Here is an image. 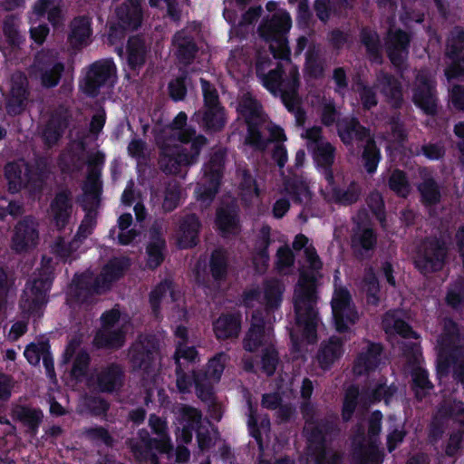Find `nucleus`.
<instances>
[{"label": "nucleus", "mask_w": 464, "mask_h": 464, "mask_svg": "<svg viewBox=\"0 0 464 464\" xmlns=\"http://www.w3.org/2000/svg\"><path fill=\"white\" fill-rule=\"evenodd\" d=\"M291 28L290 15L283 11L276 13L264 24L259 31L262 37L269 42V49L275 58L283 61L271 68L272 60L259 57L256 74L263 86L275 96H280L285 107L294 111L298 125L304 123V113L298 107L299 72L290 59L285 34Z\"/></svg>", "instance_id": "nucleus-1"}, {"label": "nucleus", "mask_w": 464, "mask_h": 464, "mask_svg": "<svg viewBox=\"0 0 464 464\" xmlns=\"http://www.w3.org/2000/svg\"><path fill=\"white\" fill-rule=\"evenodd\" d=\"M295 250L304 249L305 263L312 270L308 273L304 267L300 269L299 278L294 291V306L295 312V325L290 332L293 349L301 351L303 343H314L317 339L316 330L319 325L317 304V272L323 263L309 239L300 234L293 242Z\"/></svg>", "instance_id": "nucleus-2"}, {"label": "nucleus", "mask_w": 464, "mask_h": 464, "mask_svg": "<svg viewBox=\"0 0 464 464\" xmlns=\"http://www.w3.org/2000/svg\"><path fill=\"white\" fill-rule=\"evenodd\" d=\"M159 144L160 169L166 174H181L185 178L187 169L198 162L207 139L188 126L187 115L181 111L164 128Z\"/></svg>", "instance_id": "nucleus-3"}, {"label": "nucleus", "mask_w": 464, "mask_h": 464, "mask_svg": "<svg viewBox=\"0 0 464 464\" xmlns=\"http://www.w3.org/2000/svg\"><path fill=\"white\" fill-rule=\"evenodd\" d=\"M86 158L87 178L83 186V208L86 215L82 221L75 238L81 242L92 231L96 224V209L99 207V195L101 191V171L104 164L105 155L99 150H92L84 155V147L82 142H75L69 151L64 152L60 159V165L63 170H80Z\"/></svg>", "instance_id": "nucleus-4"}, {"label": "nucleus", "mask_w": 464, "mask_h": 464, "mask_svg": "<svg viewBox=\"0 0 464 464\" xmlns=\"http://www.w3.org/2000/svg\"><path fill=\"white\" fill-rule=\"evenodd\" d=\"M157 349L155 338L143 336L133 343L129 355L133 368L143 371L141 384L146 392L145 402L163 404L168 397L161 386Z\"/></svg>", "instance_id": "nucleus-5"}, {"label": "nucleus", "mask_w": 464, "mask_h": 464, "mask_svg": "<svg viewBox=\"0 0 464 464\" xmlns=\"http://www.w3.org/2000/svg\"><path fill=\"white\" fill-rule=\"evenodd\" d=\"M237 110L248 127L247 144L263 150L270 141L285 140L283 130L266 120L261 105L250 93L240 97Z\"/></svg>", "instance_id": "nucleus-6"}, {"label": "nucleus", "mask_w": 464, "mask_h": 464, "mask_svg": "<svg viewBox=\"0 0 464 464\" xmlns=\"http://www.w3.org/2000/svg\"><path fill=\"white\" fill-rule=\"evenodd\" d=\"M242 343L245 351L261 354V368L266 375L275 372L278 363V353L275 347L273 328L265 323L258 310L252 314L250 327Z\"/></svg>", "instance_id": "nucleus-7"}, {"label": "nucleus", "mask_w": 464, "mask_h": 464, "mask_svg": "<svg viewBox=\"0 0 464 464\" xmlns=\"http://www.w3.org/2000/svg\"><path fill=\"white\" fill-rule=\"evenodd\" d=\"M129 266L127 258H114L109 261L97 277L90 272L84 273L73 280L70 286V295L79 302H88L94 295H101L110 289Z\"/></svg>", "instance_id": "nucleus-8"}, {"label": "nucleus", "mask_w": 464, "mask_h": 464, "mask_svg": "<svg viewBox=\"0 0 464 464\" xmlns=\"http://www.w3.org/2000/svg\"><path fill=\"white\" fill-rule=\"evenodd\" d=\"M464 337L454 322L446 319L438 339L439 367L452 366L454 379L464 387Z\"/></svg>", "instance_id": "nucleus-9"}, {"label": "nucleus", "mask_w": 464, "mask_h": 464, "mask_svg": "<svg viewBox=\"0 0 464 464\" xmlns=\"http://www.w3.org/2000/svg\"><path fill=\"white\" fill-rule=\"evenodd\" d=\"M337 131L340 139L346 145H352L353 141L366 142L362 152L363 164L369 173L374 172L381 155L369 130L362 126L355 118L347 117L337 121Z\"/></svg>", "instance_id": "nucleus-10"}, {"label": "nucleus", "mask_w": 464, "mask_h": 464, "mask_svg": "<svg viewBox=\"0 0 464 464\" xmlns=\"http://www.w3.org/2000/svg\"><path fill=\"white\" fill-rule=\"evenodd\" d=\"M303 412L305 419L304 433L307 438V450L314 464H340V455L326 447L322 424L314 420V409L311 404H304Z\"/></svg>", "instance_id": "nucleus-11"}, {"label": "nucleus", "mask_w": 464, "mask_h": 464, "mask_svg": "<svg viewBox=\"0 0 464 464\" xmlns=\"http://www.w3.org/2000/svg\"><path fill=\"white\" fill-rule=\"evenodd\" d=\"M5 172L11 192H17L22 188L34 191L39 189L47 179L49 169L44 161H37L30 165L21 160L8 163Z\"/></svg>", "instance_id": "nucleus-12"}, {"label": "nucleus", "mask_w": 464, "mask_h": 464, "mask_svg": "<svg viewBox=\"0 0 464 464\" xmlns=\"http://www.w3.org/2000/svg\"><path fill=\"white\" fill-rule=\"evenodd\" d=\"M382 414L374 411L369 420L368 435L358 428L353 438V460L355 464H381L382 454L376 445V437L381 431Z\"/></svg>", "instance_id": "nucleus-13"}, {"label": "nucleus", "mask_w": 464, "mask_h": 464, "mask_svg": "<svg viewBox=\"0 0 464 464\" xmlns=\"http://www.w3.org/2000/svg\"><path fill=\"white\" fill-rule=\"evenodd\" d=\"M53 274L52 259L44 257L38 274L28 281L21 298V308L26 314L38 312L47 301Z\"/></svg>", "instance_id": "nucleus-14"}, {"label": "nucleus", "mask_w": 464, "mask_h": 464, "mask_svg": "<svg viewBox=\"0 0 464 464\" xmlns=\"http://www.w3.org/2000/svg\"><path fill=\"white\" fill-rule=\"evenodd\" d=\"M129 319L121 316L118 309L113 308L102 316V327L97 332L93 343L99 347L119 348L123 345Z\"/></svg>", "instance_id": "nucleus-15"}, {"label": "nucleus", "mask_w": 464, "mask_h": 464, "mask_svg": "<svg viewBox=\"0 0 464 464\" xmlns=\"http://www.w3.org/2000/svg\"><path fill=\"white\" fill-rule=\"evenodd\" d=\"M331 305L334 325L338 332L347 331L358 321L359 313L350 292L345 287L335 285Z\"/></svg>", "instance_id": "nucleus-16"}, {"label": "nucleus", "mask_w": 464, "mask_h": 464, "mask_svg": "<svg viewBox=\"0 0 464 464\" xmlns=\"http://www.w3.org/2000/svg\"><path fill=\"white\" fill-rule=\"evenodd\" d=\"M116 81V67L111 60L94 63L88 70L81 89L90 96H96L101 89L111 87Z\"/></svg>", "instance_id": "nucleus-17"}, {"label": "nucleus", "mask_w": 464, "mask_h": 464, "mask_svg": "<svg viewBox=\"0 0 464 464\" xmlns=\"http://www.w3.org/2000/svg\"><path fill=\"white\" fill-rule=\"evenodd\" d=\"M448 248L438 239L425 240L420 246L415 258L419 271L427 275L440 270L445 263Z\"/></svg>", "instance_id": "nucleus-18"}, {"label": "nucleus", "mask_w": 464, "mask_h": 464, "mask_svg": "<svg viewBox=\"0 0 464 464\" xmlns=\"http://www.w3.org/2000/svg\"><path fill=\"white\" fill-rule=\"evenodd\" d=\"M117 24L111 25L109 41L114 44L117 39L123 37L124 33L139 27L141 22V10L139 0H125L116 9Z\"/></svg>", "instance_id": "nucleus-19"}, {"label": "nucleus", "mask_w": 464, "mask_h": 464, "mask_svg": "<svg viewBox=\"0 0 464 464\" xmlns=\"http://www.w3.org/2000/svg\"><path fill=\"white\" fill-rule=\"evenodd\" d=\"M225 152H215L204 167V183L198 185L196 195L198 200L208 204L215 197L224 165Z\"/></svg>", "instance_id": "nucleus-20"}, {"label": "nucleus", "mask_w": 464, "mask_h": 464, "mask_svg": "<svg viewBox=\"0 0 464 464\" xmlns=\"http://www.w3.org/2000/svg\"><path fill=\"white\" fill-rule=\"evenodd\" d=\"M413 102L427 114L436 111V84L434 76L428 70H420L417 72L412 85Z\"/></svg>", "instance_id": "nucleus-21"}, {"label": "nucleus", "mask_w": 464, "mask_h": 464, "mask_svg": "<svg viewBox=\"0 0 464 464\" xmlns=\"http://www.w3.org/2000/svg\"><path fill=\"white\" fill-rule=\"evenodd\" d=\"M301 137L305 140L308 150L319 165L329 167L334 163L335 148L323 137L321 127L307 128L301 133Z\"/></svg>", "instance_id": "nucleus-22"}, {"label": "nucleus", "mask_w": 464, "mask_h": 464, "mask_svg": "<svg viewBox=\"0 0 464 464\" xmlns=\"http://www.w3.org/2000/svg\"><path fill=\"white\" fill-rule=\"evenodd\" d=\"M63 71V63L57 62L53 56L39 53L36 55L29 73L31 78L39 80L42 86L52 88L59 83Z\"/></svg>", "instance_id": "nucleus-23"}, {"label": "nucleus", "mask_w": 464, "mask_h": 464, "mask_svg": "<svg viewBox=\"0 0 464 464\" xmlns=\"http://www.w3.org/2000/svg\"><path fill=\"white\" fill-rule=\"evenodd\" d=\"M403 346L411 350V353L404 352V354L407 357L416 396L421 399L431 389V383L428 379L427 372L420 366L421 354L419 345L416 342H410L403 343Z\"/></svg>", "instance_id": "nucleus-24"}, {"label": "nucleus", "mask_w": 464, "mask_h": 464, "mask_svg": "<svg viewBox=\"0 0 464 464\" xmlns=\"http://www.w3.org/2000/svg\"><path fill=\"white\" fill-rule=\"evenodd\" d=\"M38 239V223L32 217H26L14 227L12 249L17 253L26 252L37 245Z\"/></svg>", "instance_id": "nucleus-25"}, {"label": "nucleus", "mask_w": 464, "mask_h": 464, "mask_svg": "<svg viewBox=\"0 0 464 464\" xmlns=\"http://www.w3.org/2000/svg\"><path fill=\"white\" fill-rule=\"evenodd\" d=\"M326 179L330 185L332 198L334 201L343 205H351L355 203L361 195V189L354 181H345L342 173L334 175L332 172L326 173Z\"/></svg>", "instance_id": "nucleus-26"}, {"label": "nucleus", "mask_w": 464, "mask_h": 464, "mask_svg": "<svg viewBox=\"0 0 464 464\" xmlns=\"http://www.w3.org/2000/svg\"><path fill=\"white\" fill-rule=\"evenodd\" d=\"M227 360L228 356L225 353H220L210 359L205 373L206 382L199 375H195L194 381L199 398L209 399L211 394L209 386L220 380Z\"/></svg>", "instance_id": "nucleus-27"}, {"label": "nucleus", "mask_w": 464, "mask_h": 464, "mask_svg": "<svg viewBox=\"0 0 464 464\" xmlns=\"http://www.w3.org/2000/svg\"><path fill=\"white\" fill-rule=\"evenodd\" d=\"M29 97L28 81L21 72H14L11 77L10 92L6 102L9 114H20L26 107Z\"/></svg>", "instance_id": "nucleus-28"}, {"label": "nucleus", "mask_w": 464, "mask_h": 464, "mask_svg": "<svg viewBox=\"0 0 464 464\" xmlns=\"http://www.w3.org/2000/svg\"><path fill=\"white\" fill-rule=\"evenodd\" d=\"M203 426L201 412L193 407L183 405L178 411L177 440L189 443L193 431Z\"/></svg>", "instance_id": "nucleus-29"}, {"label": "nucleus", "mask_w": 464, "mask_h": 464, "mask_svg": "<svg viewBox=\"0 0 464 464\" xmlns=\"http://www.w3.org/2000/svg\"><path fill=\"white\" fill-rule=\"evenodd\" d=\"M464 424V404L460 401H446L438 410L431 423L430 435L437 440L443 432V426L450 420Z\"/></svg>", "instance_id": "nucleus-30"}, {"label": "nucleus", "mask_w": 464, "mask_h": 464, "mask_svg": "<svg viewBox=\"0 0 464 464\" xmlns=\"http://www.w3.org/2000/svg\"><path fill=\"white\" fill-rule=\"evenodd\" d=\"M409 42L408 34L402 31L392 29L389 31L386 45L388 55L393 65L399 67L403 64L408 54Z\"/></svg>", "instance_id": "nucleus-31"}, {"label": "nucleus", "mask_w": 464, "mask_h": 464, "mask_svg": "<svg viewBox=\"0 0 464 464\" xmlns=\"http://www.w3.org/2000/svg\"><path fill=\"white\" fill-rule=\"evenodd\" d=\"M72 213V196L67 191L56 194L50 206V218L58 228H63L68 223Z\"/></svg>", "instance_id": "nucleus-32"}, {"label": "nucleus", "mask_w": 464, "mask_h": 464, "mask_svg": "<svg viewBox=\"0 0 464 464\" xmlns=\"http://www.w3.org/2000/svg\"><path fill=\"white\" fill-rule=\"evenodd\" d=\"M95 382L102 392H112L118 391L123 384L122 369L115 363L102 367L96 373Z\"/></svg>", "instance_id": "nucleus-33"}, {"label": "nucleus", "mask_w": 464, "mask_h": 464, "mask_svg": "<svg viewBox=\"0 0 464 464\" xmlns=\"http://www.w3.org/2000/svg\"><path fill=\"white\" fill-rule=\"evenodd\" d=\"M375 87L386 97L392 107H399L402 102L401 85L392 75L380 72L376 76Z\"/></svg>", "instance_id": "nucleus-34"}, {"label": "nucleus", "mask_w": 464, "mask_h": 464, "mask_svg": "<svg viewBox=\"0 0 464 464\" xmlns=\"http://www.w3.org/2000/svg\"><path fill=\"white\" fill-rule=\"evenodd\" d=\"M200 228L198 218L191 214L181 218L177 232V241L180 247L188 248L195 246Z\"/></svg>", "instance_id": "nucleus-35"}, {"label": "nucleus", "mask_w": 464, "mask_h": 464, "mask_svg": "<svg viewBox=\"0 0 464 464\" xmlns=\"http://www.w3.org/2000/svg\"><path fill=\"white\" fill-rule=\"evenodd\" d=\"M377 242L373 230L370 227H359L352 237V247L360 258L371 256Z\"/></svg>", "instance_id": "nucleus-36"}, {"label": "nucleus", "mask_w": 464, "mask_h": 464, "mask_svg": "<svg viewBox=\"0 0 464 464\" xmlns=\"http://www.w3.org/2000/svg\"><path fill=\"white\" fill-rule=\"evenodd\" d=\"M92 34V30L90 18L80 16L71 22L68 41L72 46H86L91 42Z\"/></svg>", "instance_id": "nucleus-37"}, {"label": "nucleus", "mask_w": 464, "mask_h": 464, "mask_svg": "<svg viewBox=\"0 0 464 464\" xmlns=\"http://www.w3.org/2000/svg\"><path fill=\"white\" fill-rule=\"evenodd\" d=\"M382 347L377 343H368L365 352H362L355 361L353 372L362 375L375 369L381 362Z\"/></svg>", "instance_id": "nucleus-38"}, {"label": "nucleus", "mask_w": 464, "mask_h": 464, "mask_svg": "<svg viewBox=\"0 0 464 464\" xmlns=\"http://www.w3.org/2000/svg\"><path fill=\"white\" fill-rule=\"evenodd\" d=\"M343 353L342 341L337 337H331L324 342L317 353V361L323 369L330 368Z\"/></svg>", "instance_id": "nucleus-39"}, {"label": "nucleus", "mask_w": 464, "mask_h": 464, "mask_svg": "<svg viewBox=\"0 0 464 464\" xmlns=\"http://www.w3.org/2000/svg\"><path fill=\"white\" fill-rule=\"evenodd\" d=\"M150 235V243L147 247V264L150 268H155L160 266L163 260L165 240L161 237L162 228L158 225H155L151 227Z\"/></svg>", "instance_id": "nucleus-40"}, {"label": "nucleus", "mask_w": 464, "mask_h": 464, "mask_svg": "<svg viewBox=\"0 0 464 464\" xmlns=\"http://www.w3.org/2000/svg\"><path fill=\"white\" fill-rule=\"evenodd\" d=\"M149 425L157 436L154 438V448L162 453L170 452L173 450V445L168 433L167 422L156 415H150Z\"/></svg>", "instance_id": "nucleus-41"}, {"label": "nucleus", "mask_w": 464, "mask_h": 464, "mask_svg": "<svg viewBox=\"0 0 464 464\" xmlns=\"http://www.w3.org/2000/svg\"><path fill=\"white\" fill-rule=\"evenodd\" d=\"M213 327L218 339L237 338L241 327L240 317L236 314H222L214 322Z\"/></svg>", "instance_id": "nucleus-42"}, {"label": "nucleus", "mask_w": 464, "mask_h": 464, "mask_svg": "<svg viewBox=\"0 0 464 464\" xmlns=\"http://www.w3.org/2000/svg\"><path fill=\"white\" fill-rule=\"evenodd\" d=\"M382 327L390 336L399 334L403 338H418L416 333L401 320L399 312L386 313L382 320Z\"/></svg>", "instance_id": "nucleus-43"}, {"label": "nucleus", "mask_w": 464, "mask_h": 464, "mask_svg": "<svg viewBox=\"0 0 464 464\" xmlns=\"http://www.w3.org/2000/svg\"><path fill=\"white\" fill-rule=\"evenodd\" d=\"M173 48L177 58L183 63H188L197 52L192 38L184 31L178 32L173 37Z\"/></svg>", "instance_id": "nucleus-44"}, {"label": "nucleus", "mask_w": 464, "mask_h": 464, "mask_svg": "<svg viewBox=\"0 0 464 464\" xmlns=\"http://www.w3.org/2000/svg\"><path fill=\"white\" fill-rule=\"evenodd\" d=\"M284 291L285 286L279 280L269 279L264 283L263 302L266 312L279 307Z\"/></svg>", "instance_id": "nucleus-45"}, {"label": "nucleus", "mask_w": 464, "mask_h": 464, "mask_svg": "<svg viewBox=\"0 0 464 464\" xmlns=\"http://www.w3.org/2000/svg\"><path fill=\"white\" fill-rule=\"evenodd\" d=\"M78 348L79 343L73 340L69 343L64 354L65 361H69L75 354L72 375L77 379L85 375L90 361L89 354L82 350L77 352Z\"/></svg>", "instance_id": "nucleus-46"}, {"label": "nucleus", "mask_w": 464, "mask_h": 464, "mask_svg": "<svg viewBox=\"0 0 464 464\" xmlns=\"http://www.w3.org/2000/svg\"><path fill=\"white\" fill-rule=\"evenodd\" d=\"M12 416L27 426L33 433L36 432L43 420V412L40 410L22 405H14L12 408Z\"/></svg>", "instance_id": "nucleus-47"}, {"label": "nucleus", "mask_w": 464, "mask_h": 464, "mask_svg": "<svg viewBox=\"0 0 464 464\" xmlns=\"http://www.w3.org/2000/svg\"><path fill=\"white\" fill-rule=\"evenodd\" d=\"M45 13L53 26L59 25L63 20L61 0H38L34 5L33 15L38 17Z\"/></svg>", "instance_id": "nucleus-48"}, {"label": "nucleus", "mask_w": 464, "mask_h": 464, "mask_svg": "<svg viewBox=\"0 0 464 464\" xmlns=\"http://www.w3.org/2000/svg\"><path fill=\"white\" fill-rule=\"evenodd\" d=\"M420 176L423 181L419 185L422 200L428 205H432L440 200V193L435 181L430 177V173L425 169H420Z\"/></svg>", "instance_id": "nucleus-49"}, {"label": "nucleus", "mask_w": 464, "mask_h": 464, "mask_svg": "<svg viewBox=\"0 0 464 464\" xmlns=\"http://www.w3.org/2000/svg\"><path fill=\"white\" fill-rule=\"evenodd\" d=\"M175 335L180 340L177 343V349L174 355L177 366L180 365V359L183 358L188 362H195L198 358V352L194 347L187 346L184 342L187 339V329L183 326H178L175 330Z\"/></svg>", "instance_id": "nucleus-50"}, {"label": "nucleus", "mask_w": 464, "mask_h": 464, "mask_svg": "<svg viewBox=\"0 0 464 464\" xmlns=\"http://www.w3.org/2000/svg\"><path fill=\"white\" fill-rule=\"evenodd\" d=\"M146 46L141 39L133 37L129 40L127 46L128 63L132 68L141 66L145 63Z\"/></svg>", "instance_id": "nucleus-51"}, {"label": "nucleus", "mask_w": 464, "mask_h": 464, "mask_svg": "<svg viewBox=\"0 0 464 464\" xmlns=\"http://www.w3.org/2000/svg\"><path fill=\"white\" fill-rule=\"evenodd\" d=\"M178 295H179L176 294L172 290L171 284L169 282H164L160 284L154 290L151 291L150 295V302L153 313L157 315L159 304L161 302H168L169 300L174 302L177 300Z\"/></svg>", "instance_id": "nucleus-52"}, {"label": "nucleus", "mask_w": 464, "mask_h": 464, "mask_svg": "<svg viewBox=\"0 0 464 464\" xmlns=\"http://www.w3.org/2000/svg\"><path fill=\"white\" fill-rule=\"evenodd\" d=\"M65 127V119L58 115H53L43 131V138L45 143L48 146L55 144L60 139Z\"/></svg>", "instance_id": "nucleus-53"}, {"label": "nucleus", "mask_w": 464, "mask_h": 464, "mask_svg": "<svg viewBox=\"0 0 464 464\" xmlns=\"http://www.w3.org/2000/svg\"><path fill=\"white\" fill-rule=\"evenodd\" d=\"M217 225L224 234L236 233L237 231V218L234 208H221L217 213Z\"/></svg>", "instance_id": "nucleus-54"}, {"label": "nucleus", "mask_w": 464, "mask_h": 464, "mask_svg": "<svg viewBox=\"0 0 464 464\" xmlns=\"http://www.w3.org/2000/svg\"><path fill=\"white\" fill-rule=\"evenodd\" d=\"M285 191L292 195L295 201L306 203L311 198L309 187L304 180L299 178H294L286 181Z\"/></svg>", "instance_id": "nucleus-55"}, {"label": "nucleus", "mask_w": 464, "mask_h": 464, "mask_svg": "<svg viewBox=\"0 0 464 464\" xmlns=\"http://www.w3.org/2000/svg\"><path fill=\"white\" fill-rule=\"evenodd\" d=\"M182 195L180 184L176 180L169 181L165 188L162 208L166 211H171L177 208Z\"/></svg>", "instance_id": "nucleus-56"}, {"label": "nucleus", "mask_w": 464, "mask_h": 464, "mask_svg": "<svg viewBox=\"0 0 464 464\" xmlns=\"http://www.w3.org/2000/svg\"><path fill=\"white\" fill-rule=\"evenodd\" d=\"M225 124L224 114L220 107H209L206 109L203 118L202 125L208 130H220Z\"/></svg>", "instance_id": "nucleus-57"}, {"label": "nucleus", "mask_w": 464, "mask_h": 464, "mask_svg": "<svg viewBox=\"0 0 464 464\" xmlns=\"http://www.w3.org/2000/svg\"><path fill=\"white\" fill-rule=\"evenodd\" d=\"M139 440L144 443L143 450H139V442L136 440H130L129 445L135 458L138 460L142 461L149 458L150 450L154 448V439L150 437L147 430H140L139 432Z\"/></svg>", "instance_id": "nucleus-58"}, {"label": "nucleus", "mask_w": 464, "mask_h": 464, "mask_svg": "<svg viewBox=\"0 0 464 464\" xmlns=\"http://www.w3.org/2000/svg\"><path fill=\"white\" fill-rule=\"evenodd\" d=\"M227 69L233 77H238V74H244L249 69V61L244 56L242 50H235L227 62Z\"/></svg>", "instance_id": "nucleus-59"}, {"label": "nucleus", "mask_w": 464, "mask_h": 464, "mask_svg": "<svg viewBox=\"0 0 464 464\" xmlns=\"http://www.w3.org/2000/svg\"><path fill=\"white\" fill-rule=\"evenodd\" d=\"M389 187L401 197H407L411 192V185L403 171L395 169L389 178Z\"/></svg>", "instance_id": "nucleus-60"}, {"label": "nucleus", "mask_w": 464, "mask_h": 464, "mask_svg": "<svg viewBox=\"0 0 464 464\" xmlns=\"http://www.w3.org/2000/svg\"><path fill=\"white\" fill-rule=\"evenodd\" d=\"M239 179V187L242 190V196L245 199H252L253 198L258 197V188L256 180L246 169H239L237 172Z\"/></svg>", "instance_id": "nucleus-61"}, {"label": "nucleus", "mask_w": 464, "mask_h": 464, "mask_svg": "<svg viewBox=\"0 0 464 464\" xmlns=\"http://www.w3.org/2000/svg\"><path fill=\"white\" fill-rule=\"evenodd\" d=\"M362 289L366 295L368 304L376 305L379 302V283L372 271L367 272L362 281Z\"/></svg>", "instance_id": "nucleus-62"}, {"label": "nucleus", "mask_w": 464, "mask_h": 464, "mask_svg": "<svg viewBox=\"0 0 464 464\" xmlns=\"http://www.w3.org/2000/svg\"><path fill=\"white\" fill-rule=\"evenodd\" d=\"M48 353V343L46 342H37L27 345L24 350V356L31 364L36 365Z\"/></svg>", "instance_id": "nucleus-63"}, {"label": "nucleus", "mask_w": 464, "mask_h": 464, "mask_svg": "<svg viewBox=\"0 0 464 464\" xmlns=\"http://www.w3.org/2000/svg\"><path fill=\"white\" fill-rule=\"evenodd\" d=\"M464 48V31L460 28H455L447 42V55L451 58L458 56L459 53Z\"/></svg>", "instance_id": "nucleus-64"}]
</instances>
